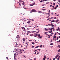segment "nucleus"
<instances>
[{"label": "nucleus", "mask_w": 60, "mask_h": 60, "mask_svg": "<svg viewBox=\"0 0 60 60\" xmlns=\"http://www.w3.org/2000/svg\"><path fill=\"white\" fill-rule=\"evenodd\" d=\"M48 0H44L43 1L44 2V1H48Z\"/></svg>", "instance_id": "31"}, {"label": "nucleus", "mask_w": 60, "mask_h": 60, "mask_svg": "<svg viewBox=\"0 0 60 60\" xmlns=\"http://www.w3.org/2000/svg\"><path fill=\"white\" fill-rule=\"evenodd\" d=\"M43 60H45V58H43Z\"/></svg>", "instance_id": "35"}, {"label": "nucleus", "mask_w": 60, "mask_h": 60, "mask_svg": "<svg viewBox=\"0 0 60 60\" xmlns=\"http://www.w3.org/2000/svg\"><path fill=\"white\" fill-rule=\"evenodd\" d=\"M45 5V4L43 5H42V6H44V5Z\"/></svg>", "instance_id": "53"}, {"label": "nucleus", "mask_w": 60, "mask_h": 60, "mask_svg": "<svg viewBox=\"0 0 60 60\" xmlns=\"http://www.w3.org/2000/svg\"><path fill=\"white\" fill-rule=\"evenodd\" d=\"M35 4V3H34V4H32L31 5H30L31 6H33L34 5V4Z\"/></svg>", "instance_id": "13"}, {"label": "nucleus", "mask_w": 60, "mask_h": 60, "mask_svg": "<svg viewBox=\"0 0 60 60\" xmlns=\"http://www.w3.org/2000/svg\"><path fill=\"white\" fill-rule=\"evenodd\" d=\"M49 16H48L47 17H46V18H49Z\"/></svg>", "instance_id": "58"}, {"label": "nucleus", "mask_w": 60, "mask_h": 60, "mask_svg": "<svg viewBox=\"0 0 60 60\" xmlns=\"http://www.w3.org/2000/svg\"><path fill=\"white\" fill-rule=\"evenodd\" d=\"M40 35H40V34H38V36L39 37L40 36Z\"/></svg>", "instance_id": "15"}, {"label": "nucleus", "mask_w": 60, "mask_h": 60, "mask_svg": "<svg viewBox=\"0 0 60 60\" xmlns=\"http://www.w3.org/2000/svg\"><path fill=\"white\" fill-rule=\"evenodd\" d=\"M32 41V40H29V41Z\"/></svg>", "instance_id": "46"}, {"label": "nucleus", "mask_w": 60, "mask_h": 60, "mask_svg": "<svg viewBox=\"0 0 60 60\" xmlns=\"http://www.w3.org/2000/svg\"><path fill=\"white\" fill-rule=\"evenodd\" d=\"M51 6H52V5H50V7H51Z\"/></svg>", "instance_id": "60"}, {"label": "nucleus", "mask_w": 60, "mask_h": 60, "mask_svg": "<svg viewBox=\"0 0 60 60\" xmlns=\"http://www.w3.org/2000/svg\"><path fill=\"white\" fill-rule=\"evenodd\" d=\"M49 29H46V28H45V31H48Z\"/></svg>", "instance_id": "6"}, {"label": "nucleus", "mask_w": 60, "mask_h": 60, "mask_svg": "<svg viewBox=\"0 0 60 60\" xmlns=\"http://www.w3.org/2000/svg\"><path fill=\"white\" fill-rule=\"evenodd\" d=\"M52 28V29H53V30H55V28Z\"/></svg>", "instance_id": "23"}, {"label": "nucleus", "mask_w": 60, "mask_h": 60, "mask_svg": "<svg viewBox=\"0 0 60 60\" xmlns=\"http://www.w3.org/2000/svg\"><path fill=\"white\" fill-rule=\"evenodd\" d=\"M30 22H31V21H29L27 22V23H30Z\"/></svg>", "instance_id": "14"}, {"label": "nucleus", "mask_w": 60, "mask_h": 60, "mask_svg": "<svg viewBox=\"0 0 60 60\" xmlns=\"http://www.w3.org/2000/svg\"><path fill=\"white\" fill-rule=\"evenodd\" d=\"M34 60H36V58H34Z\"/></svg>", "instance_id": "63"}, {"label": "nucleus", "mask_w": 60, "mask_h": 60, "mask_svg": "<svg viewBox=\"0 0 60 60\" xmlns=\"http://www.w3.org/2000/svg\"><path fill=\"white\" fill-rule=\"evenodd\" d=\"M58 1L59 2V3H60V0H58Z\"/></svg>", "instance_id": "47"}, {"label": "nucleus", "mask_w": 60, "mask_h": 60, "mask_svg": "<svg viewBox=\"0 0 60 60\" xmlns=\"http://www.w3.org/2000/svg\"><path fill=\"white\" fill-rule=\"evenodd\" d=\"M44 34H47V32H45L44 33Z\"/></svg>", "instance_id": "36"}, {"label": "nucleus", "mask_w": 60, "mask_h": 60, "mask_svg": "<svg viewBox=\"0 0 60 60\" xmlns=\"http://www.w3.org/2000/svg\"><path fill=\"white\" fill-rule=\"evenodd\" d=\"M56 36H54L53 37V38H56Z\"/></svg>", "instance_id": "10"}, {"label": "nucleus", "mask_w": 60, "mask_h": 60, "mask_svg": "<svg viewBox=\"0 0 60 60\" xmlns=\"http://www.w3.org/2000/svg\"><path fill=\"white\" fill-rule=\"evenodd\" d=\"M58 39V37H57V40Z\"/></svg>", "instance_id": "34"}, {"label": "nucleus", "mask_w": 60, "mask_h": 60, "mask_svg": "<svg viewBox=\"0 0 60 60\" xmlns=\"http://www.w3.org/2000/svg\"><path fill=\"white\" fill-rule=\"evenodd\" d=\"M52 27H53V26H55V25H53V24H52Z\"/></svg>", "instance_id": "25"}, {"label": "nucleus", "mask_w": 60, "mask_h": 60, "mask_svg": "<svg viewBox=\"0 0 60 60\" xmlns=\"http://www.w3.org/2000/svg\"><path fill=\"white\" fill-rule=\"evenodd\" d=\"M58 29H56V31H58Z\"/></svg>", "instance_id": "48"}, {"label": "nucleus", "mask_w": 60, "mask_h": 60, "mask_svg": "<svg viewBox=\"0 0 60 60\" xmlns=\"http://www.w3.org/2000/svg\"><path fill=\"white\" fill-rule=\"evenodd\" d=\"M51 22H55V21L54 20H53L52 21H51Z\"/></svg>", "instance_id": "24"}, {"label": "nucleus", "mask_w": 60, "mask_h": 60, "mask_svg": "<svg viewBox=\"0 0 60 60\" xmlns=\"http://www.w3.org/2000/svg\"><path fill=\"white\" fill-rule=\"evenodd\" d=\"M27 20H30V19H27Z\"/></svg>", "instance_id": "52"}, {"label": "nucleus", "mask_w": 60, "mask_h": 60, "mask_svg": "<svg viewBox=\"0 0 60 60\" xmlns=\"http://www.w3.org/2000/svg\"><path fill=\"white\" fill-rule=\"evenodd\" d=\"M58 46L59 47V48H60V45H58Z\"/></svg>", "instance_id": "32"}, {"label": "nucleus", "mask_w": 60, "mask_h": 60, "mask_svg": "<svg viewBox=\"0 0 60 60\" xmlns=\"http://www.w3.org/2000/svg\"><path fill=\"white\" fill-rule=\"evenodd\" d=\"M58 21H59V20H56L55 21V22H56V23L57 22H58Z\"/></svg>", "instance_id": "17"}, {"label": "nucleus", "mask_w": 60, "mask_h": 60, "mask_svg": "<svg viewBox=\"0 0 60 60\" xmlns=\"http://www.w3.org/2000/svg\"><path fill=\"white\" fill-rule=\"evenodd\" d=\"M19 3H22V2H24V1H22L21 0H19Z\"/></svg>", "instance_id": "3"}, {"label": "nucleus", "mask_w": 60, "mask_h": 60, "mask_svg": "<svg viewBox=\"0 0 60 60\" xmlns=\"http://www.w3.org/2000/svg\"><path fill=\"white\" fill-rule=\"evenodd\" d=\"M60 38V36H59V38Z\"/></svg>", "instance_id": "64"}, {"label": "nucleus", "mask_w": 60, "mask_h": 60, "mask_svg": "<svg viewBox=\"0 0 60 60\" xmlns=\"http://www.w3.org/2000/svg\"><path fill=\"white\" fill-rule=\"evenodd\" d=\"M15 52H16V53H17V55H19V56L20 55V54H21V53H19L18 52H16V51H15Z\"/></svg>", "instance_id": "2"}, {"label": "nucleus", "mask_w": 60, "mask_h": 60, "mask_svg": "<svg viewBox=\"0 0 60 60\" xmlns=\"http://www.w3.org/2000/svg\"><path fill=\"white\" fill-rule=\"evenodd\" d=\"M56 33H55V34L54 35V36L56 35Z\"/></svg>", "instance_id": "37"}, {"label": "nucleus", "mask_w": 60, "mask_h": 60, "mask_svg": "<svg viewBox=\"0 0 60 60\" xmlns=\"http://www.w3.org/2000/svg\"><path fill=\"white\" fill-rule=\"evenodd\" d=\"M42 36H41L40 37H39V39H41V38H42Z\"/></svg>", "instance_id": "20"}, {"label": "nucleus", "mask_w": 60, "mask_h": 60, "mask_svg": "<svg viewBox=\"0 0 60 60\" xmlns=\"http://www.w3.org/2000/svg\"><path fill=\"white\" fill-rule=\"evenodd\" d=\"M58 5H57L56 6V7H58Z\"/></svg>", "instance_id": "44"}, {"label": "nucleus", "mask_w": 60, "mask_h": 60, "mask_svg": "<svg viewBox=\"0 0 60 60\" xmlns=\"http://www.w3.org/2000/svg\"><path fill=\"white\" fill-rule=\"evenodd\" d=\"M53 44L52 43H51L50 44V45H52Z\"/></svg>", "instance_id": "33"}, {"label": "nucleus", "mask_w": 60, "mask_h": 60, "mask_svg": "<svg viewBox=\"0 0 60 60\" xmlns=\"http://www.w3.org/2000/svg\"><path fill=\"white\" fill-rule=\"evenodd\" d=\"M42 45H41L40 46V48H42Z\"/></svg>", "instance_id": "21"}, {"label": "nucleus", "mask_w": 60, "mask_h": 60, "mask_svg": "<svg viewBox=\"0 0 60 60\" xmlns=\"http://www.w3.org/2000/svg\"><path fill=\"white\" fill-rule=\"evenodd\" d=\"M60 51V49H59L58 51V52H59Z\"/></svg>", "instance_id": "39"}, {"label": "nucleus", "mask_w": 60, "mask_h": 60, "mask_svg": "<svg viewBox=\"0 0 60 60\" xmlns=\"http://www.w3.org/2000/svg\"><path fill=\"white\" fill-rule=\"evenodd\" d=\"M14 55H15V56H17V53H15L14 54Z\"/></svg>", "instance_id": "28"}, {"label": "nucleus", "mask_w": 60, "mask_h": 60, "mask_svg": "<svg viewBox=\"0 0 60 60\" xmlns=\"http://www.w3.org/2000/svg\"><path fill=\"white\" fill-rule=\"evenodd\" d=\"M36 12V11L35 9H32V11H31L30 12V13H32V12Z\"/></svg>", "instance_id": "1"}, {"label": "nucleus", "mask_w": 60, "mask_h": 60, "mask_svg": "<svg viewBox=\"0 0 60 60\" xmlns=\"http://www.w3.org/2000/svg\"><path fill=\"white\" fill-rule=\"evenodd\" d=\"M51 25H52L53 23L52 22H51Z\"/></svg>", "instance_id": "55"}, {"label": "nucleus", "mask_w": 60, "mask_h": 60, "mask_svg": "<svg viewBox=\"0 0 60 60\" xmlns=\"http://www.w3.org/2000/svg\"><path fill=\"white\" fill-rule=\"evenodd\" d=\"M56 17H55V18H54V19H56Z\"/></svg>", "instance_id": "62"}, {"label": "nucleus", "mask_w": 60, "mask_h": 60, "mask_svg": "<svg viewBox=\"0 0 60 60\" xmlns=\"http://www.w3.org/2000/svg\"><path fill=\"white\" fill-rule=\"evenodd\" d=\"M60 42V40H59L58 41V42Z\"/></svg>", "instance_id": "57"}, {"label": "nucleus", "mask_w": 60, "mask_h": 60, "mask_svg": "<svg viewBox=\"0 0 60 60\" xmlns=\"http://www.w3.org/2000/svg\"><path fill=\"white\" fill-rule=\"evenodd\" d=\"M15 50L16 51H17V50H18L17 49H15Z\"/></svg>", "instance_id": "45"}, {"label": "nucleus", "mask_w": 60, "mask_h": 60, "mask_svg": "<svg viewBox=\"0 0 60 60\" xmlns=\"http://www.w3.org/2000/svg\"><path fill=\"white\" fill-rule=\"evenodd\" d=\"M32 43L33 44V45H34V42H32Z\"/></svg>", "instance_id": "29"}, {"label": "nucleus", "mask_w": 60, "mask_h": 60, "mask_svg": "<svg viewBox=\"0 0 60 60\" xmlns=\"http://www.w3.org/2000/svg\"><path fill=\"white\" fill-rule=\"evenodd\" d=\"M56 56V57H55V58L56 59V58H57V57H58V56Z\"/></svg>", "instance_id": "12"}, {"label": "nucleus", "mask_w": 60, "mask_h": 60, "mask_svg": "<svg viewBox=\"0 0 60 60\" xmlns=\"http://www.w3.org/2000/svg\"><path fill=\"white\" fill-rule=\"evenodd\" d=\"M19 5H20V6H21V4L19 3Z\"/></svg>", "instance_id": "61"}, {"label": "nucleus", "mask_w": 60, "mask_h": 60, "mask_svg": "<svg viewBox=\"0 0 60 60\" xmlns=\"http://www.w3.org/2000/svg\"><path fill=\"white\" fill-rule=\"evenodd\" d=\"M37 35H38L37 34H36L35 35V36H34L35 37H36Z\"/></svg>", "instance_id": "18"}, {"label": "nucleus", "mask_w": 60, "mask_h": 60, "mask_svg": "<svg viewBox=\"0 0 60 60\" xmlns=\"http://www.w3.org/2000/svg\"><path fill=\"white\" fill-rule=\"evenodd\" d=\"M19 52V53H20V54H21V53L22 52V50H20V51Z\"/></svg>", "instance_id": "8"}, {"label": "nucleus", "mask_w": 60, "mask_h": 60, "mask_svg": "<svg viewBox=\"0 0 60 60\" xmlns=\"http://www.w3.org/2000/svg\"><path fill=\"white\" fill-rule=\"evenodd\" d=\"M56 7H55V8L54 9H55V10H56Z\"/></svg>", "instance_id": "42"}, {"label": "nucleus", "mask_w": 60, "mask_h": 60, "mask_svg": "<svg viewBox=\"0 0 60 60\" xmlns=\"http://www.w3.org/2000/svg\"><path fill=\"white\" fill-rule=\"evenodd\" d=\"M35 42L36 43H38V42H37V41Z\"/></svg>", "instance_id": "51"}, {"label": "nucleus", "mask_w": 60, "mask_h": 60, "mask_svg": "<svg viewBox=\"0 0 60 60\" xmlns=\"http://www.w3.org/2000/svg\"><path fill=\"white\" fill-rule=\"evenodd\" d=\"M6 58H7V59L8 60V57H6Z\"/></svg>", "instance_id": "40"}, {"label": "nucleus", "mask_w": 60, "mask_h": 60, "mask_svg": "<svg viewBox=\"0 0 60 60\" xmlns=\"http://www.w3.org/2000/svg\"><path fill=\"white\" fill-rule=\"evenodd\" d=\"M49 3L47 2V3H46V4H49Z\"/></svg>", "instance_id": "49"}, {"label": "nucleus", "mask_w": 60, "mask_h": 60, "mask_svg": "<svg viewBox=\"0 0 60 60\" xmlns=\"http://www.w3.org/2000/svg\"><path fill=\"white\" fill-rule=\"evenodd\" d=\"M49 32L50 33H51L52 32V30H51V31H49Z\"/></svg>", "instance_id": "19"}, {"label": "nucleus", "mask_w": 60, "mask_h": 60, "mask_svg": "<svg viewBox=\"0 0 60 60\" xmlns=\"http://www.w3.org/2000/svg\"><path fill=\"white\" fill-rule=\"evenodd\" d=\"M38 12L39 13H42V12L41 11H38Z\"/></svg>", "instance_id": "7"}, {"label": "nucleus", "mask_w": 60, "mask_h": 60, "mask_svg": "<svg viewBox=\"0 0 60 60\" xmlns=\"http://www.w3.org/2000/svg\"><path fill=\"white\" fill-rule=\"evenodd\" d=\"M26 39H25V38H23L22 40L23 41H25V40H26Z\"/></svg>", "instance_id": "9"}, {"label": "nucleus", "mask_w": 60, "mask_h": 60, "mask_svg": "<svg viewBox=\"0 0 60 60\" xmlns=\"http://www.w3.org/2000/svg\"><path fill=\"white\" fill-rule=\"evenodd\" d=\"M22 4L23 5H24V4H25V2L24 1V2L23 3H22Z\"/></svg>", "instance_id": "11"}, {"label": "nucleus", "mask_w": 60, "mask_h": 60, "mask_svg": "<svg viewBox=\"0 0 60 60\" xmlns=\"http://www.w3.org/2000/svg\"><path fill=\"white\" fill-rule=\"evenodd\" d=\"M36 51H37V50L36 49L35 50V51H34V52H35Z\"/></svg>", "instance_id": "43"}, {"label": "nucleus", "mask_w": 60, "mask_h": 60, "mask_svg": "<svg viewBox=\"0 0 60 60\" xmlns=\"http://www.w3.org/2000/svg\"><path fill=\"white\" fill-rule=\"evenodd\" d=\"M59 58L58 57V58H57V60H59Z\"/></svg>", "instance_id": "59"}, {"label": "nucleus", "mask_w": 60, "mask_h": 60, "mask_svg": "<svg viewBox=\"0 0 60 60\" xmlns=\"http://www.w3.org/2000/svg\"><path fill=\"white\" fill-rule=\"evenodd\" d=\"M38 50L39 51H40V50H41V49H38Z\"/></svg>", "instance_id": "41"}, {"label": "nucleus", "mask_w": 60, "mask_h": 60, "mask_svg": "<svg viewBox=\"0 0 60 60\" xmlns=\"http://www.w3.org/2000/svg\"><path fill=\"white\" fill-rule=\"evenodd\" d=\"M27 32H28V33H30V31H28Z\"/></svg>", "instance_id": "50"}, {"label": "nucleus", "mask_w": 60, "mask_h": 60, "mask_svg": "<svg viewBox=\"0 0 60 60\" xmlns=\"http://www.w3.org/2000/svg\"><path fill=\"white\" fill-rule=\"evenodd\" d=\"M33 34H31L30 35V36H32V37L33 36Z\"/></svg>", "instance_id": "16"}, {"label": "nucleus", "mask_w": 60, "mask_h": 60, "mask_svg": "<svg viewBox=\"0 0 60 60\" xmlns=\"http://www.w3.org/2000/svg\"><path fill=\"white\" fill-rule=\"evenodd\" d=\"M17 39H19L20 37H19V35H17V36L16 37Z\"/></svg>", "instance_id": "4"}, {"label": "nucleus", "mask_w": 60, "mask_h": 60, "mask_svg": "<svg viewBox=\"0 0 60 60\" xmlns=\"http://www.w3.org/2000/svg\"><path fill=\"white\" fill-rule=\"evenodd\" d=\"M48 26H51V24H48Z\"/></svg>", "instance_id": "27"}, {"label": "nucleus", "mask_w": 60, "mask_h": 60, "mask_svg": "<svg viewBox=\"0 0 60 60\" xmlns=\"http://www.w3.org/2000/svg\"><path fill=\"white\" fill-rule=\"evenodd\" d=\"M53 5H55V3H54L53 4Z\"/></svg>", "instance_id": "38"}, {"label": "nucleus", "mask_w": 60, "mask_h": 60, "mask_svg": "<svg viewBox=\"0 0 60 60\" xmlns=\"http://www.w3.org/2000/svg\"><path fill=\"white\" fill-rule=\"evenodd\" d=\"M42 11H45L46 10V9H42Z\"/></svg>", "instance_id": "22"}, {"label": "nucleus", "mask_w": 60, "mask_h": 60, "mask_svg": "<svg viewBox=\"0 0 60 60\" xmlns=\"http://www.w3.org/2000/svg\"><path fill=\"white\" fill-rule=\"evenodd\" d=\"M31 32H32V33H35V32H36V31H32Z\"/></svg>", "instance_id": "26"}, {"label": "nucleus", "mask_w": 60, "mask_h": 60, "mask_svg": "<svg viewBox=\"0 0 60 60\" xmlns=\"http://www.w3.org/2000/svg\"><path fill=\"white\" fill-rule=\"evenodd\" d=\"M39 28H38L36 29V30H39Z\"/></svg>", "instance_id": "56"}, {"label": "nucleus", "mask_w": 60, "mask_h": 60, "mask_svg": "<svg viewBox=\"0 0 60 60\" xmlns=\"http://www.w3.org/2000/svg\"><path fill=\"white\" fill-rule=\"evenodd\" d=\"M16 44L15 45V46H15V47H18V46H17V45H18L19 44H17V42H15Z\"/></svg>", "instance_id": "5"}, {"label": "nucleus", "mask_w": 60, "mask_h": 60, "mask_svg": "<svg viewBox=\"0 0 60 60\" xmlns=\"http://www.w3.org/2000/svg\"><path fill=\"white\" fill-rule=\"evenodd\" d=\"M28 43H27V42H26V44H27V45H28Z\"/></svg>", "instance_id": "54"}, {"label": "nucleus", "mask_w": 60, "mask_h": 60, "mask_svg": "<svg viewBox=\"0 0 60 60\" xmlns=\"http://www.w3.org/2000/svg\"><path fill=\"white\" fill-rule=\"evenodd\" d=\"M44 58H46V56H45V55L44 56Z\"/></svg>", "instance_id": "30"}]
</instances>
